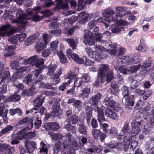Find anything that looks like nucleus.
<instances>
[{"label":"nucleus","instance_id":"33","mask_svg":"<svg viewBox=\"0 0 154 154\" xmlns=\"http://www.w3.org/2000/svg\"><path fill=\"white\" fill-rule=\"evenodd\" d=\"M45 47V45L43 41L42 40H39L36 43L35 46L37 52L39 53L42 51Z\"/></svg>","mask_w":154,"mask_h":154},{"label":"nucleus","instance_id":"60","mask_svg":"<svg viewBox=\"0 0 154 154\" xmlns=\"http://www.w3.org/2000/svg\"><path fill=\"white\" fill-rule=\"evenodd\" d=\"M14 127L11 125H7L1 131V132L3 134H5L8 132L12 130Z\"/></svg>","mask_w":154,"mask_h":154},{"label":"nucleus","instance_id":"12","mask_svg":"<svg viewBox=\"0 0 154 154\" xmlns=\"http://www.w3.org/2000/svg\"><path fill=\"white\" fill-rule=\"evenodd\" d=\"M110 71L111 70H109L108 65L106 64H102L100 65L98 69V75L105 79L106 74Z\"/></svg>","mask_w":154,"mask_h":154},{"label":"nucleus","instance_id":"47","mask_svg":"<svg viewBox=\"0 0 154 154\" xmlns=\"http://www.w3.org/2000/svg\"><path fill=\"white\" fill-rule=\"evenodd\" d=\"M42 79L43 78L42 76L41 75H39V80L36 81L34 85H34L35 86V87H39L41 88H44V84L41 82Z\"/></svg>","mask_w":154,"mask_h":154},{"label":"nucleus","instance_id":"63","mask_svg":"<svg viewBox=\"0 0 154 154\" xmlns=\"http://www.w3.org/2000/svg\"><path fill=\"white\" fill-rule=\"evenodd\" d=\"M40 148H39L40 149V152H44L46 153V154H47V149L45 146V143L43 142H41L40 143Z\"/></svg>","mask_w":154,"mask_h":154},{"label":"nucleus","instance_id":"24","mask_svg":"<svg viewBox=\"0 0 154 154\" xmlns=\"http://www.w3.org/2000/svg\"><path fill=\"white\" fill-rule=\"evenodd\" d=\"M59 41L57 40L51 42L50 43L49 49L52 51L54 54H57L58 53V44Z\"/></svg>","mask_w":154,"mask_h":154},{"label":"nucleus","instance_id":"3","mask_svg":"<svg viewBox=\"0 0 154 154\" xmlns=\"http://www.w3.org/2000/svg\"><path fill=\"white\" fill-rule=\"evenodd\" d=\"M122 94L123 96V97L122 99V103L126 106L130 107L133 106L134 105V102L133 100H131L128 97V95L130 91L128 88L127 87L125 86H123L122 88Z\"/></svg>","mask_w":154,"mask_h":154},{"label":"nucleus","instance_id":"36","mask_svg":"<svg viewBox=\"0 0 154 154\" xmlns=\"http://www.w3.org/2000/svg\"><path fill=\"white\" fill-rule=\"evenodd\" d=\"M26 128H24L17 132L16 134V138L19 140H21L23 139H25L26 135H25V133L26 132Z\"/></svg>","mask_w":154,"mask_h":154},{"label":"nucleus","instance_id":"44","mask_svg":"<svg viewBox=\"0 0 154 154\" xmlns=\"http://www.w3.org/2000/svg\"><path fill=\"white\" fill-rule=\"evenodd\" d=\"M95 20L97 24H104L105 25L106 27V28L109 26V25L106 22V21H107V20L104 19L101 17H99L98 19Z\"/></svg>","mask_w":154,"mask_h":154},{"label":"nucleus","instance_id":"15","mask_svg":"<svg viewBox=\"0 0 154 154\" xmlns=\"http://www.w3.org/2000/svg\"><path fill=\"white\" fill-rule=\"evenodd\" d=\"M92 15V14H88L85 11L80 13L78 14L79 18V23L81 24L85 23L86 21H88V18L91 17Z\"/></svg>","mask_w":154,"mask_h":154},{"label":"nucleus","instance_id":"38","mask_svg":"<svg viewBox=\"0 0 154 154\" xmlns=\"http://www.w3.org/2000/svg\"><path fill=\"white\" fill-rule=\"evenodd\" d=\"M64 128L67 130L72 132L73 134H75L76 132V127L71 125L69 123L66 124Z\"/></svg>","mask_w":154,"mask_h":154},{"label":"nucleus","instance_id":"53","mask_svg":"<svg viewBox=\"0 0 154 154\" xmlns=\"http://www.w3.org/2000/svg\"><path fill=\"white\" fill-rule=\"evenodd\" d=\"M91 132L94 137L96 139L98 138L99 136L101 133L100 130L96 129H92Z\"/></svg>","mask_w":154,"mask_h":154},{"label":"nucleus","instance_id":"34","mask_svg":"<svg viewBox=\"0 0 154 154\" xmlns=\"http://www.w3.org/2000/svg\"><path fill=\"white\" fill-rule=\"evenodd\" d=\"M122 143H117L112 141L108 143L107 145V147L109 148H122L121 147Z\"/></svg>","mask_w":154,"mask_h":154},{"label":"nucleus","instance_id":"32","mask_svg":"<svg viewBox=\"0 0 154 154\" xmlns=\"http://www.w3.org/2000/svg\"><path fill=\"white\" fill-rule=\"evenodd\" d=\"M105 79L104 78H102V77L98 75L97 79L94 83L93 86L96 88L98 87L101 85L105 82Z\"/></svg>","mask_w":154,"mask_h":154},{"label":"nucleus","instance_id":"5","mask_svg":"<svg viewBox=\"0 0 154 154\" xmlns=\"http://www.w3.org/2000/svg\"><path fill=\"white\" fill-rule=\"evenodd\" d=\"M62 69H59L57 70L56 73L54 75L52 78V82L51 83H46L44 84V88H45L48 89H53L54 88L52 87V85L54 84L55 85L58 84L60 81V76L62 73Z\"/></svg>","mask_w":154,"mask_h":154},{"label":"nucleus","instance_id":"35","mask_svg":"<svg viewBox=\"0 0 154 154\" xmlns=\"http://www.w3.org/2000/svg\"><path fill=\"white\" fill-rule=\"evenodd\" d=\"M124 30L123 27L120 26L118 24H112L111 26V30L113 33H118L122 30Z\"/></svg>","mask_w":154,"mask_h":154},{"label":"nucleus","instance_id":"46","mask_svg":"<svg viewBox=\"0 0 154 154\" xmlns=\"http://www.w3.org/2000/svg\"><path fill=\"white\" fill-rule=\"evenodd\" d=\"M20 96L16 94H15L11 96L8 98L7 100L9 101H17L20 100Z\"/></svg>","mask_w":154,"mask_h":154},{"label":"nucleus","instance_id":"23","mask_svg":"<svg viewBox=\"0 0 154 154\" xmlns=\"http://www.w3.org/2000/svg\"><path fill=\"white\" fill-rule=\"evenodd\" d=\"M105 114L106 116L112 119L116 120L118 119L116 113L108 107L106 109Z\"/></svg>","mask_w":154,"mask_h":154},{"label":"nucleus","instance_id":"17","mask_svg":"<svg viewBox=\"0 0 154 154\" xmlns=\"http://www.w3.org/2000/svg\"><path fill=\"white\" fill-rule=\"evenodd\" d=\"M85 51L89 56L98 62L99 61V57H98V51H92V49L88 47L85 48Z\"/></svg>","mask_w":154,"mask_h":154},{"label":"nucleus","instance_id":"55","mask_svg":"<svg viewBox=\"0 0 154 154\" xmlns=\"http://www.w3.org/2000/svg\"><path fill=\"white\" fill-rule=\"evenodd\" d=\"M66 79H69V80L71 82H73V81H74L75 79L77 78L76 75L73 72H71L67 75V76H66Z\"/></svg>","mask_w":154,"mask_h":154},{"label":"nucleus","instance_id":"51","mask_svg":"<svg viewBox=\"0 0 154 154\" xmlns=\"http://www.w3.org/2000/svg\"><path fill=\"white\" fill-rule=\"evenodd\" d=\"M132 130L131 132V133L133 135V136H135L139 134L140 131V127L137 126L136 127L133 126L132 124Z\"/></svg>","mask_w":154,"mask_h":154},{"label":"nucleus","instance_id":"39","mask_svg":"<svg viewBox=\"0 0 154 154\" xmlns=\"http://www.w3.org/2000/svg\"><path fill=\"white\" fill-rule=\"evenodd\" d=\"M38 69H36L35 71H33L32 72V74H31L33 79H35V77L37 78L38 76H39V74L42 71L43 69V65L39 67H37Z\"/></svg>","mask_w":154,"mask_h":154},{"label":"nucleus","instance_id":"58","mask_svg":"<svg viewBox=\"0 0 154 154\" xmlns=\"http://www.w3.org/2000/svg\"><path fill=\"white\" fill-rule=\"evenodd\" d=\"M66 41L69 44L70 47L72 48L73 49H74L75 48L77 42L75 41L74 39H67Z\"/></svg>","mask_w":154,"mask_h":154},{"label":"nucleus","instance_id":"6","mask_svg":"<svg viewBox=\"0 0 154 154\" xmlns=\"http://www.w3.org/2000/svg\"><path fill=\"white\" fill-rule=\"evenodd\" d=\"M102 14L104 17L108 19L107 21L108 23L112 21H114L117 20V16L115 14L114 11L111 8L106 9Z\"/></svg>","mask_w":154,"mask_h":154},{"label":"nucleus","instance_id":"26","mask_svg":"<svg viewBox=\"0 0 154 154\" xmlns=\"http://www.w3.org/2000/svg\"><path fill=\"white\" fill-rule=\"evenodd\" d=\"M43 16H40L38 14H36L31 17H29L26 19H25L26 23L31 21H40L42 19Z\"/></svg>","mask_w":154,"mask_h":154},{"label":"nucleus","instance_id":"14","mask_svg":"<svg viewBox=\"0 0 154 154\" xmlns=\"http://www.w3.org/2000/svg\"><path fill=\"white\" fill-rule=\"evenodd\" d=\"M94 48L97 50H99L98 51V56L99 57V61L101 59L106 58L108 56L107 51H106L105 48L101 45H95Z\"/></svg>","mask_w":154,"mask_h":154},{"label":"nucleus","instance_id":"49","mask_svg":"<svg viewBox=\"0 0 154 154\" xmlns=\"http://www.w3.org/2000/svg\"><path fill=\"white\" fill-rule=\"evenodd\" d=\"M100 126L101 129L103 130V132L107 134L109 130V125L107 123L102 122L100 123Z\"/></svg>","mask_w":154,"mask_h":154},{"label":"nucleus","instance_id":"4","mask_svg":"<svg viewBox=\"0 0 154 154\" xmlns=\"http://www.w3.org/2000/svg\"><path fill=\"white\" fill-rule=\"evenodd\" d=\"M16 14L17 16H18V18L17 20H14L12 21V22L21 24L22 25V27H23L26 24V22L25 21V20L27 19L28 15H25V13H23V11L20 9L16 10Z\"/></svg>","mask_w":154,"mask_h":154},{"label":"nucleus","instance_id":"64","mask_svg":"<svg viewBox=\"0 0 154 154\" xmlns=\"http://www.w3.org/2000/svg\"><path fill=\"white\" fill-rule=\"evenodd\" d=\"M85 5V3L83 0H79L77 10L78 11L83 10Z\"/></svg>","mask_w":154,"mask_h":154},{"label":"nucleus","instance_id":"13","mask_svg":"<svg viewBox=\"0 0 154 154\" xmlns=\"http://www.w3.org/2000/svg\"><path fill=\"white\" fill-rule=\"evenodd\" d=\"M95 111L97 112V120L100 123L106 121L104 117L103 109V107H99L95 106L94 108Z\"/></svg>","mask_w":154,"mask_h":154},{"label":"nucleus","instance_id":"11","mask_svg":"<svg viewBox=\"0 0 154 154\" xmlns=\"http://www.w3.org/2000/svg\"><path fill=\"white\" fill-rule=\"evenodd\" d=\"M66 54L68 58H72L78 63H82L84 62V59H86V57L84 56L80 58L77 54L72 52L69 49L67 50Z\"/></svg>","mask_w":154,"mask_h":154},{"label":"nucleus","instance_id":"40","mask_svg":"<svg viewBox=\"0 0 154 154\" xmlns=\"http://www.w3.org/2000/svg\"><path fill=\"white\" fill-rule=\"evenodd\" d=\"M131 130L129 123L126 122L124 124L121 130V133L125 134L130 132Z\"/></svg>","mask_w":154,"mask_h":154},{"label":"nucleus","instance_id":"52","mask_svg":"<svg viewBox=\"0 0 154 154\" xmlns=\"http://www.w3.org/2000/svg\"><path fill=\"white\" fill-rule=\"evenodd\" d=\"M57 54L59 56L61 63H64L67 62V60L65 55L62 52L58 53Z\"/></svg>","mask_w":154,"mask_h":154},{"label":"nucleus","instance_id":"62","mask_svg":"<svg viewBox=\"0 0 154 154\" xmlns=\"http://www.w3.org/2000/svg\"><path fill=\"white\" fill-rule=\"evenodd\" d=\"M118 132L116 129L114 127L111 128L109 130L107 134L111 136H114L116 135Z\"/></svg>","mask_w":154,"mask_h":154},{"label":"nucleus","instance_id":"2","mask_svg":"<svg viewBox=\"0 0 154 154\" xmlns=\"http://www.w3.org/2000/svg\"><path fill=\"white\" fill-rule=\"evenodd\" d=\"M44 60V59L39 58L37 55H35L24 59L21 62V63L23 64H30L32 66H35L36 67H39L43 65Z\"/></svg>","mask_w":154,"mask_h":154},{"label":"nucleus","instance_id":"8","mask_svg":"<svg viewBox=\"0 0 154 154\" xmlns=\"http://www.w3.org/2000/svg\"><path fill=\"white\" fill-rule=\"evenodd\" d=\"M123 135H124V142L121 143H122L121 147L122 149H124L125 151H126L131 142L133 135L130 132H129L123 134Z\"/></svg>","mask_w":154,"mask_h":154},{"label":"nucleus","instance_id":"48","mask_svg":"<svg viewBox=\"0 0 154 154\" xmlns=\"http://www.w3.org/2000/svg\"><path fill=\"white\" fill-rule=\"evenodd\" d=\"M14 152V148L9 145H6L3 154H13Z\"/></svg>","mask_w":154,"mask_h":154},{"label":"nucleus","instance_id":"28","mask_svg":"<svg viewBox=\"0 0 154 154\" xmlns=\"http://www.w3.org/2000/svg\"><path fill=\"white\" fill-rule=\"evenodd\" d=\"M66 147L65 145H64V143L63 144L61 143H57L55 144L53 149L54 153L55 154H57L60 150L65 149V148Z\"/></svg>","mask_w":154,"mask_h":154},{"label":"nucleus","instance_id":"41","mask_svg":"<svg viewBox=\"0 0 154 154\" xmlns=\"http://www.w3.org/2000/svg\"><path fill=\"white\" fill-rule=\"evenodd\" d=\"M79 117L75 115H72L70 118L67 119L66 121L68 123H70L71 122L72 124H75L77 123Z\"/></svg>","mask_w":154,"mask_h":154},{"label":"nucleus","instance_id":"9","mask_svg":"<svg viewBox=\"0 0 154 154\" xmlns=\"http://www.w3.org/2000/svg\"><path fill=\"white\" fill-rule=\"evenodd\" d=\"M10 26L11 25L8 24L1 26L0 28V35L3 36H7L9 37L14 34L15 32L14 30L10 29Z\"/></svg>","mask_w":154,"mask_h":154},{"label":"nucleus","instance_id":"21","mask_svg":"<svg viewBox=\"0 0 154 154\" xmlns=\"http://www.w3.org/2000/svg\"><path fill=\"white\" fill-rule=\"evenodd\" d=\"M77 131L80 134L84 135H87V127L82 122L77 123Z\"/></svg>","mask_w":154,"mask_h":154},{"label":"nucleus","instance_id":"22","mask_svg":"<svg viewBox=\"0 0 154 154\" xmlns=\"http://www.w3.org/2000/svg\"><path fill=\"white\" fill-rule=\"evenodd\" d=\"M86 115L85 119L88 123L90 122L91 119L92 117V111L93 108L91 106H87L85 109Z\"/></svg>","mask_w":154,"mask_h":154},{"label":"nucleus","instance_id":"18","mask_svg":"<svg viewBox=\"0 0 154 154\" xmlns=\"http://www.w3.org/2000/svg\"><path fill=\"white\" fill-rule=\"evenodd\" d=\"M102 97V94L100 93H98L93 95L90 98L89 101L90 103L92 106L97 105L100 101Z\"/></svg>","mask_w":154,"mask_h":154},{"label":"nucleus","instance_id":"25","mask_svg":"<svg viewBox=\"0 0 154 154\" xmlns=\"http://www.w3.org/2000/svg\"><path fill=\"white\" fill-rule=\"evenodd\" d=\"M91 92L90 89L88 88H84L82 90V92L79 95V98L84 99L85 98L88 97Z\"/></svg>","mask_w":154,"mask_h":154},{"label":"nucleus","instance_id":"61","mask_svg":"<svg viewBox=\"0 0 154 154\" xmlns=\"http://www.w3.org/2000/svg\"><path fill=\"white\" fill-rule=\"evenodd\" d=\"M62 154H75V151L73 149H69V147H66L61 152Z\"/></svg>","mask_w":154,"mask_h":154},{"label":"nucleus","instance_id":"37","mask_svg":"<svg viewBox=\"0 0 154 154\" xmlns=\"http://www.w3.org/2000/svg\"><path fill=\"white\" fill-rule=\"evenodd\" d=\"M15 49V48L13 46H10L5 48V50L8 51V52L5 54L4 56L5 57H8L13 55L14 54V51Z\"/></svg>","mask_w":154,"mask_h":154},{"label":"nucleus","instance_id":"42","mask_svg":"<svg viewBox=\"0 0 154 154\" xmlns=\"http://www.w3.org/2000/svg\"><path fill=\"white\" fill-rule=\"evenodd\" d=\"M139 57L137 54H135L133 57H130L129 56V59L126 62V64L128 65H130L135 63H136V60Z\"/></svg>","mask_w":154,"mask_h":154},{"label":"nucleus","instance_id":"16","mask_svg":"<svg viewBox=\"0 0 154 154\" xmlns=\"http://www.w3.org/2000/svg\"><path fill=\"white\" fill-rule=\"evenodd\" d=\"M25 147L26 151L29 153L33 152L36 148V143L33 141H27L25 143Z\"/></svg>","mask_w":154,"mask_h":154},{"label":"nucleus","instance_id":"19","mask_svg":"<svg viewBox=\"0 0 154 154\" xmlns=\"http://www.w3.org/2000/svg\"><path fill=\"white\" fill-rule=\"evenodd\" d=\"M57 2L55 7L54 8L56 10H59L61 9L63 10L68 9L69 6L66 1H64L63 0H55Z\"/></svg>","mask_w":154,"mask_h":154},{"label":"nucleus","instance_id":"29","mask_svg":"<svg viewBox=\"0 0 154 154\" xmlns=\"http://www.w3.org/2000/svg\"><path fill=\"white\" fill-rule=\"evenodd\" d=\"M10 74L9 71H4L3 72H0V76L2 77V79L0 82H8Z\"/></svg>","mask_w":154,"mask_h":154},{"label":"nucleus","instance_id":"43","mask_svg":"<svg viewBox=\"0 0 154 154\" xmlns=\"http://www.w3.org/2000/svg\"><path fill=\"white\" fill-rule=\"evenodd\" d=\"M129 58V56H123L121 58L119 59L116 62V64L119 66L124 63H126V62Z\"/></svg>","mask_w":154,"mask_h":154},{"label":"nucleus","instance_id":"57","mask_svg":"<svg viewBox=\"0 0 154 154\" xmlns=\"http://www.w3.org/2000/svg\"><path fill=\"white\" fill-rule=\"evenodd\" d=\"M140 84V81H137L136 80H133L132 81L131 84V88L132 89H134L135 88L138 87Z\"/></svg>","mask_w":154,"mask_h":154},{"label":"nucleus","instance_id":"30","mask_svg":"<svg viewBox=\"0 0 154 154\" xmlns=\"http://www.w3.org/2000/svg\"><path fill=\"white\" fill-rule=\"evenodd\" d=\"M38 37V35L34 34L32 35L28 38L25 42L26 46H29L32 44L35 41L36 39Z\"/></svg>","mask_w":154,"mask_h":154},{"label":"nucleus","instance_id":"50","mask_svg":"<svg viewBox=\"0 0 154 154\" xmlns=\"http://www.w3.org/2000/svg\"><path fill=\"white\" fill-rule=\"evenodd\" d=\"M57 67V66L54 65L48 67L47 75L50 76H52L56 69Z\"/></svg>","mask_w":154,"mask_h":154},{"label":"nucleus","instance_id":"7","mask_svg":"<svg viewBox=\"0 0 154 154\" xmlns=\"http://www.w3.org/2000/svg\"><path fill=\"white\" fill-rule=\"evenodd\" d=\"M44 100L45 97H43L42 95H40L38 96L33 101L34 106L33 108L29 110H26V113L28 114L33 112L34 110H38L39 107L43 104Z\"/></svg>","mask_w":154,"mask_h":154},{"label":"nucleus","instance_id":"10","mask_svg":"<svg viewBox=\"0 0 154 154\" xmlns=\"http://www.w3.org/2000/svg\"><path fill=\"white\" fill-rule=\"evenodd\" d=\"M103 103L107 107L109 106L115 110H117L119 108V104L114 101L112 100L111 98L106 97L103 100Z\"/></svg>","mask_w":154,"mask_h":154},{"label":"nucleus","instance_id":"1","mask_svg":"<svg viewBox=\"0 0 154 154\" xmlns=\"http://www.w3.org/2000/svg\"><path fill=\"white\" fill-rule=\"evenodd\" d=\"M99 31L98 27H96L93 30V32H90L88 30H86V33L84 35V42L86 45H92L94 43V40L99 41L102 39V37L100 35L98 32Z\"/></svg>","mask_w":154,"mask_h":154},{"label":"nucleus","instance_id":"45","mask_svg":"<svg viewBox=\"0 0 154 154\" xmlns=\"http://www.w3.org/2000/svg\"><path fill=\"white\" fill-rule=\"evenodd\" d=\"M7 83L2 81L0 82V93L1 94H4L6 92L7 90Z\"/></svg>","mask_w":154,"mask_h":154},{"label":"nucleus","instance_id":"31","mask_svg":"<svg viewBox=\"0 0 154 154\" xmlns=\"http://www.w3.org/2000/svg\"><path fill=\"white\" fill-rule=\"evenodd\" d=\"M72 136L70 133H68L66 134V137L65 139L64 140L63 143L64 145H65L66 147H69V146L71 145L72 143Z\"/></svg>","mask_w":154,"mask_h":154},{"label":"nucleus","instance_id":"27","mask_svg":"<svg viewBox=\"0 0 154 154\" xmlns=\"http://www.w3.org/2000/svg\"><path fill=\"white\" fill-rule=\"evenodd\" d=\"M59 101L58 100L56 99L55 101L54 104L53 106L52 113L54 115H53L54 117L58 115L59 112L60 110V104Z\"/></svg>","mask_w":154,"mask_h":154},{"label":"nucleus","instance_id":"20","mask_svg":"<svg viewBox=\"0 0 154 154\" xmlns=\"http://www.w3.org/2000/svg\"><path fill=\"white\" fill-rule=\"evenodd\" d=\"M106 45L109 46L110 48H112L107 50V52L110 54L115 55L116 54L117 52L118 51L119 47L116 46V45L111 42H108L106 43Z\"/></svg>","mask_w":154,"mask_h":154},{"label":"nucleus","instance_id":"54","mask_svg":"<svg viewBox=\"0 0 154 154\" xmlns=\"http://www.w3.org/2000/svg\"><path fill=\"white\" fill-rule=\"evenodd\" d=\"M151 114L149 116L150 127H152L154 126V109L151 111Z\"/></svg>","mask_w":154,"mask_h":154},{"label":"nucleus","instance_id":"59","mask_svg":"<svg viewBox=\"0 0 154 154\" xmlns=\"http://www.w3.org/2000/svg\"><path fill=\"white\" fill-rule=\"evenodd\" d=\"M73 106L78 110H80L82 109V103L80 100H76L75 103H73Z\"/></svg>","mask_w":154,"mask_h":154},{"label":"nucleus","instance_id":"56","mask_svg":"<svg viewBox=\"0 0 154 154\" xmlns=\"http://www.w3.org/2000/svg\"><path fill=\"white\" fill-rule=\"evenodd\" d=\"M106 81L107 82H110L114 78L113 72L111 71L106 74Z\"/></svg>","mask_w":154,"mask_h":154}]
</instances>
